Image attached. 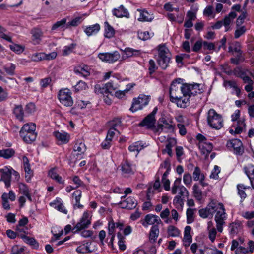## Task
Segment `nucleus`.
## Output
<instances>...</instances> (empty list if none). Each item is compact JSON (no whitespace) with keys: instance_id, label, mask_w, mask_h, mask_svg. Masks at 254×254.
I'll return each instance as SVG.
<instances>
[{"instance_id":"nucleus-1","label":"nucleus","mask_w":254,"mask_h":254,"mask_svg":"<svg viewBox=\"0 0 254 254\" xmlns=\"http://www.w3.org/2000/svg\"><path fill=\"white\" fill-rule=\"evenodd\" d=\"M181 79L174 80L170 87V101L176 102L178 107L185 108L189 105L191 95L201 93L199 84H182Z\"/></svg>"},{"instance_id":"nucleus-2","label":"nucleus","mask_w":254,"mask_h":254,"mask_svg":"<svg viewBox=\"0 0 254 254\" xmlns=\"http://www.w3.org/2000/svg\"><path fill=\"white\" fill-rule=\"evenodd\" d=\"M216 212L215 221L216 223V228L218 232H222L223 226L225 223L224 220L226 218V214L223 204L219 203L215 200H212L206 208L199 210L200 216L203 218H212L213 214Z\"/></svg>"},{"instance_id":"nucleus-3","label":"nucleus","mask_w":254,"mask_h":254,"mask_svg":"<svg viewBox=\"0 0 254 254\" xmlns=\"http://www.w3.org/2000/svg\"><path fill=\"white\" fill-rule=\"evenodd\" d=\"M158 64L162 69H165L168 67L170 63L171 54L168 49L164 45L158 46Z\"/></svg>"},{"instance_id":"nucleus-4","label":"nucleus","mask_w":254,"mask_h":254,"mask_svg":"<svg viewBox=\"0 0 254 254\" xmlns=\"http://www.w3.org/2000/svg\"><path fill=\"white\" fill-rule=\"evenodd\" d=\"M207 121L210 127L215 129H220L223 126L222 115L217 113L213 109H210L208 111Z\"/></svg>"},{"instance_id":"nucleus-5","label":"nucleus","mask_w":254,"mask_h":254,"mask_svg":"<svg viewBox=\"0 0 254 254\" xmlns=\"http://www.w3.org/2000/svg\"><path fill=\"white\" fill-rule=\"evenodd\" d=\"M175 125L173 124V121L171 120H167L165 118H161L158 121L156 127L154 128V132H161L164 129L167 131H173Z\"/></svg>"},{"instance_id":"nucleus-6","label":"nucleus","mask_w":254,"mask_h":254,"mask_svg":"<svg viewBox=\"0 0 254 254\" xmlns=\"http://www.w3.org/2000/svg\"><path fill=\"white\" fill-rule=\"evenodd\" d=\"M71 95L70 91L66 88L60 90L58 97L62 104L66 107H71L73 104Z\"/></svg>"},{"instance_id":"nucleus-7","label":"nucleus","mask_w":254,"mask_h":254,"mask_svg":"<svg viewBox=\"0 0 254 254\" xmlns=\"http://www.w3.org/2000/svg\"><path fill=\"white\" fill-rule=\"evenodd\" d=\"M157 111V108L155 107L153 111L148 115L144 119L139 123L140 126H145L147 128H153L154 130L155 124L156 120L155 119V115Z\"/></svg>"},{"instance_id":"nucleus-8","label":"nucleus","mask_w":254,"mask_h":254,"mask_svg":"<svg viewBox=\"0 0 254 254\" xmlns=\"http://www.w3.org/2000/svg\"><path fill=\"white\" fill-rule=\"evenodd\" d=\"M99 58L103 62L113 63L121 57L120 54L118 51H114L112 53H100L98 54Z\"/></svg>"},{"instance_id":"nucleus-9","label":"nucleus","mask_w":254,"mask_h":254,"mask_svg":"<svg viewBox=\"0 0 254 254\" xmlns=\"http://www.w3.org/2000/svg\"><path fill=\"white\" fill-rule=\"evenodd\" d=\"M89 214L85 212L80 221L73 228L72 231L73 233H76L82 229L88 228L91 224L90 220L88 219Z\"/></svg>"},{"instance_id":"nucleus-10","label":"nucleus","mask_w":254,"mask_h":254,"mask_svg":"<svg viewBox=\"0 0 254 254\" xmlns=\"http://www.w3.org/2000/svg\"><path fill=\"white\" fill-rule=\"evenodd\" d=\"M181 182V178H178L175 181L173 186L172 188V193L175 194L177 193L178 190V195L182 196L184 195L185 193L188 194V190L186 188L182 185H180Z\"/></svg>"},{"instance_id":"nucleus-11","label":"nucleus","mask_w":254,"mask_h":254,"mask_svg":"<svg viewBox=\"0 0 254 254\" xmlns=\"http://www.w3.org/2000/svg\"><path fill=\"white\" fill-rule=\"evenodd\" d=\"M227 146L228 148H233L235 153L237 155L242 154L243 153L242 143L239 139L229 140L227 143Z\"/></svg>"},{"instance_id":"nucleus-12","label":"nucleus","mask_w":254,"mask_h":254,"mask_svg":"<svg viewBox=\"0 0 254 254\" xmlns=\"http://www.w3.org/2000/svg\"><path fill=\"white\" fill-rule=\"evenodd\" d=\"M137 204L136 200L131 197L127 198L126 200L122 201L118 203V205L123 209H133Z\"/></svg>"},{"instance_id":"nucleus-13","label":"nucleus","mask_w":254,"mask_h":254,"mask_svg":"<svg viewBox=\"0 0 254 254\" xmlns=\"http://www.w3.org/2000/svg\"><path fill=\"white\" fill-rule=\"evenodd\" d=\"M199 148L201 154H203L206 159L213 149V145L211 143L201 142L199 144Z\"/></svg>"},{"instance_id":"nucleus-14","label":"nucleus","mask_w":254,"mask_h":254,"mask_svg":"<svg viewBox=\"0 0 254 254\" xmlns=\"http://www.w3.org/2000/svg\"><path fill=\"white\" fill-rule=\"evenodd\" d=\"M191 228L190 226H187L185 228L184 236L183 238L184 245L187 247L190 246L192 241V236L190 234Z\"/></svg>"},{"instance_id":"nucleus-15","label":"nucleus","mask_w":254,"mask_h":254,"mask_svg":"<svg viewBox=\"0 0 254 254\" xmlns=\"http://www.w3.org/2000/svg\"><path fill=\"white\" fill-rule=\"evenodd\" d=\"M31 34L32 35V40L34 44H39L43 36V32L39 28H34L31 30Z\"/></svg>"},{"instance_id":"nucleus-16","label":"nucleus","mask_w":254,"mask_h":254,"mask_svg":"<svg viewBox=\"0 0 254 254\" xmlns=\"http://www.w3.org/2000/svg\"><path fill=\"white\" fill-rule=\"evenodd\" d=\"M145 222L142 224L147 227L148 225H154L155 223L159 224L161 222L160 219L157 215L151 214H147L145 217Z\"/></svg>"},{"instance_id":"nucleus-17","label":"nucleus","mask_w":254,"mask_h":254,"mask_svg":"<svg viewBox=\"0 0 254 254\" xmlns=\"http://www.w3.org/2000/svg\"><path fill=\"white\" fill-rule=\"evenodd\" d=\"M36 125L34 123H29L24 124L20 131V135L32 132H35Z\"/></svg>"},{"instance_id":"nucleus-18","label":"nucleus","mask_w":254,"mask_h":254,"mask_svg":"<svg viewBox=\"0 0 254 254\" xmlns=\"http://www.w3.org/2000/svg\"><path fill=\"white\" fill-rule=\"evenodd\" d=\"M113 14L117 17L121 18L123 17H129V14L127 9L124 8L123 5H121L118 8H115L113 10Z\"/></svg>"},{"instance_id":"nucleus-19","label":"nucleus","mask_w":254,"mask_h":254,"mask_svg":"<svg viewBox=\"0 0 254 254\" xmlns=\"http://www.w3.org/2000/svg\"><path fill=\"white\" fill-rule=\"evenodd\" d=\"M23 166L25 172V178L27 181H29L31 179L32 176V171L30 169V166L29 163V160L28 158L24 156L23 157Z\"/></svg>"},{"instance_id":"nucleus-20","label":"nucleus","mask_w":254,"mask_h":254,"mask_svg":"<svg viewBox=\"0 0 254 254\" xmlns=\"http://www.w3.org/2000/svg\"><path fill=\"white\" fill-rule=\"evenodd\" d=\"M100 30V26L99 24H95L86 27L84 29V32L88 36H90L97 34Z\"/></svg>"},{"instance_id":"nucleus-21","label":"nucleus","mask_w":254,"mask_h":254,"mask_svg":"<svg viewBox=\"0 0 254 254\" xmlns=\"http://www.w3.org/2000/svg\"><path fill=\"white\" fill-rule=\"evenodd\" d=\"M237 17V14L235 12H231L228 16H225L224 18L223 23V25L225 26L226 31H227L229 29V25L232 22L233 20Z\"/></svg>"},{"instance_id":"nucleus-22","label":"nucleus","mask_w":254,"mask_h":254,"mask_svg":"<svg viewBox=\"0 0 254 254\" xmlns=\"http://www.w3.org/2000/svg\"><path fill=\"white\" fill-rule=\"evenodd\" d=\"M121 170L124 174L131 175L134 173V169L132 165L127 160L122 164Z\"/></svg>"},{"instance_id":"nucleus-23","label":"nucleus","mask_w":254,"mask_h":254,"mask_svg":"<svg viewBox=\"0 0 254 254\" xmlns=\"http://www.w3.org/2000/svg\"><path fill=\"white\" fill-rule=\"evenodd\" d=\"M140 12V17L138 20L140 21H151L154 17L152 14L149 13L145 10L137 9Z\"/></svg>"},{"instance_id":"nucleus-24","label":"nucleus","mask_w":254,"mask_h":254,"mask_svg":"<svg viewBox=\"0 0 254 254\" xmlns=\"http://www.w3.org/2000/svg\"><path fill=\"white\" fill-rule=\"evenodd\" d=\"M13 113L17 119L19 120L20 121L23 120L24 111L22 105H15L13 109Z\"/></svg>"},{"instance_id":"nucleus-25","label":"nucleus","mask_w":254,"mask_h":254,"mask_svg":"<svg viewBox=\"0 0 254 254\" xmlns=\"http://www.w3.org/2000/svg\"><path fill=\"white\" fill-rule=\"evenodd\" d=\"M159 228L157 225H154L151 227L149 233V241L151 243H153L156 241L159 235Z\"/></svg>"},{"instance_id":"nucleus-26","label":"nucleus","mask_w":254,"mask_h":254,"mask_svg":"<svg viewBox=\"0 0 254 254\" xmlns=\"http://www.w3.org/2000/svg\"><path fill=\"white\" fill-rule=\"evenodd\" d=\"M21 238L25 243L31 246L34 249H37L38 248L39 244L34 238L28 237L25 235H21Z\"/></svg>"},{"instance_id":"nucleus-27","label":"nucleus","mask_w":254,"mask_h":254,"mask_svg":"<svg viewBox=\"0 0 254 254\" xmlns=\"http://www.w3.org/2000/svg\"><path fill=\"white\" fill-rule=\"evenodd\" d=\"M54 135L57 139L63 144L66 143L69 141V136L67 133L56 131L54 132Z\"/></svg>"},{"instance_id":"nucleus-28","label":"nucleus","mask_w":254,"mask_h":254,"mask_svg":"<svg viewBox=\"0 0 254 254\" xmlns=\"http://www.w3.org/2000/svg\"><path fill=\"white\" fill-rule=\"evenodd\" d=\"M23 141L27 143H31L35 140L37 137L36 132L28 133L20 135Z\"/></svg>"},{"instance_id":"nucleus-29","label":"nucleus","mask_w":254,"mask_h":254,"mask_svg":"<svg viewBox=\"0 0 254 254\" xmlns=\"http://www.w3.org/2000/svg\"><path fill=\"white\" fill-rule=\"evenodd\" d=\"M12 170L9 169L8 171L5 172L3 174H1V178L0 180L4 182L6 188L10 186L11 176L12 175Z\"/></svg>"},{"instance_id":"nucleus-30","label":"nucleus","mask_w":254,"mask_h":254,"mask_svg":"<svg viewBox=\"0 0 254 254\" xmlns=\"http://www.w3.org/2000/svg\"><path fill=\"white\" fill-rule=\"evenodd\" d=\"M124 53L126 56H122V59L123 60L128 57L138 55L140 53V51L137 50H134L130 48H126L124 50Z\"/></svg>"},{"instance_id":"nucleus-31","label":"nucleus","mask_w":254,"mask_h":254,"mask_svg":"<svg viewBox=\"0 0 254 254\" xmlns=\"http://www.w3.org/2000/svg\"><path fill=\"white\" fill-rule=\"evenodd\" d=\"M193 177L194 181L200 180V183H202V181L205 179L204 174L201 173V170L198 167H195L193 172Z\"/></svg>"},{"instance_id":"nucleus-32","label":"nucleus","mask_w":254,"mask_h":254,"mask_svg":"<svg viewBox=\"0 0 254 254\" xmlns=\"http://www.w3.org/2000/svg\"><path fill=\"white\" fill-rule=\"evenodd\" d=\"M74 71L77 74L82 75L84 77H87L90 75V72L88 71V68L86 65L83 67H76L74 69Z\"/></svg>"},{"instance_id":"nucleus-33","label":"nucleus","mask_w":254,"mask_h":254,"mask_svg":"<svg viewBox=\"0 0 254 254\" xmlns=\"http://www.w3.org/2000/svg\"><path fill=\"white\" fill-rule=\"evenodd\" d=\"M241 228V223L240 222H233L230 224V232L231 235L237 234Z\"/></svg>"},{"instance_id":"nucleus-34","label":"nucleus","mask_w":254,"mask_h":254,"mask_svg":"<svg viewBox=\"0 0 254 254\" xmlns=\"http://www.w3.org/2000/svg\"><path fill=\"white\" fill-rule=\"evenodd\" d=\"M238 193L241 199V202L243 201L247 197V194L244 191V190L248 189L250 187H247L243 184H238L237 186Z\"/></svg>"},{"instance_id":"nucleus-35","label":"nucleus","mask_w":254,"mask_h":254,"mask_svg":"<svg viewBox=\"0 0 254 254\" xmlns=\"http://www.w3.org/2000/svg\"><path fill=\"white\" fill-rule=\"evenodd\" d=\"M105 36L108 38L113 37L115 34V30L114 28L111 26H110L107 22H105Z\"/></svg>"},{"instance_id":"nucleus-36","label":"nucleus","mask_w":254,"mask_h":254,"mask_svg":"<svg viewBox=\"0 0 254 254\" xmlns=\"http://www.w3.org/2000/svg\"><path fill=\"white\" fill-rule=\"evenodd\" d=\"M49 176L59 183H62V178L57 174L56 168L51 169L48 173Z\"/></svg>"},{"instance_id":"nucleus-37","label":"nucleus","mask_w":254,"mask_h":254,"mask_svg":"<svg viewBox=\"0 0 254 254\" xmlns=\"http://www.w3.org/2000/svg\"><path fill=\"white\" fill-rule=\"evenodd\" d=\"M86 146L85 144L82 142L78 144L76 143L74 145V152H77V153L75 155H82L86 150Z\"/></svg>"},{"instance_id":"nucleus-38","label":"nucleus","mask_w":254,"mask_h":254,"mask_svg":"<svg viewBox=\"0 0 254 254\" xmlns=\"http://www.w3.org/2000/svg\"><path fill=\"white\" fill-rule=\"evenodd\" d=\"M193 193L195 198L198 200H201L202 198V193L198 185L194 184L193 186Z\"/></svg>"},{"instance_id":"nucleus-39","label":"nucleus","mask_w":254,"mask_h":254,"mask_svg":"<svg viewBox=\"0 0 254 254\" xmlns=\"http://www.w3.org/2000/svg\"><path fill=\"white\" fill-rule=\"evenodd\" d=\"M15 151L12 149H6L0 150V157L8 159L14 155Z\"/></svg>"},{"instance_id":"nucleus-40","label":"nucleus","mask_w":254,"mask_h":254,"mask_svg":"<svg viewBox=\"0 0 254 254\" xmlns=\"http://www.w3.org/2000/svg\"><path fill=\"white\" fill-rule=\"evenodd\" d=\"M194 210H196V209H191L188 208L187 210L186 214H187V223L190 224L193 222L194 220Z\"/></svg>"},{"instance_id":"nucleus-41","label":"nucleus","mask_w":254,"mask_h":254,"mask_svg":"<svg viewBox=\"0 0 254 254\" xmlns=\"http://www.w3.org/2000/svg\"><path fill=\"white\" fill-rule=\"evenodd\" d=\"M117 237L119 239L118 245L119 248L121 250L124 251L126 248L124 241L125 237L120 232L118 233Z\"/></svg>"},{"instance_id":"nucleus-42","label":"nucleus","mask_w":254,"mask_h":254,"mask_svg":"<svg viewBox=\"0 0 254 254\" xmlns=\"http://www.w3.org/2000/svg\"><path fill=\"white\" fill-rule=\"evenodd\" d=\"M65 27L66 28V19L64 18L60 21L56 22L51 28L52 30H55L58 28H64Z\"/></svg>"},{"instance_id":"nucleus-43","label":"nucleus","mask_w":254,"mask_h":254,"mask_svg":"<svg viewBox=\"0 0 254 254\" xmlns=\"http://www.w3.org/2000/svg\"><path fill=\"white\" fill-rule=\"evenodd\" d=\"M168 235L171 237H176L179 235V230L174 226L170 225L167 229Z\"/></svg>"},{"instance_id":"nucleus-44","label":"nucleus","mask_w":254,"mask_h":254,"mask_svg":"<svg viewBox=\"0 0 254 254\" xmlns=\"http://www.w3.org/2000/svg\"><path fill=\"white\" fill-rule=\"evenodd\" d=\"M246 30L247 29L245 26L237 27L234 33V37L236 39L239 38L246 32Z\"/></svg>"},{"instance_id":"nucleus-45","label":"nucleus","mask_w":254,"mask_h":254,"mask_svg":"<svg viewBox=\"0 0 254 254\" xmlns=\"http://www.w3.org/2000/svg\"><path fill=\"white\" fill-rule=\"evenodd\" d=\"M133 87V85H127V88L123 91H117L115 92V96L118 98H122L126 93H127L131 88Z\"/></svg>"},{"instance_id":"nucleus-46","label":"nucleus","mask_w":254,"mask_h":254,"mask_svg":"<svg viewBox=\"0 0 254 254\" xmlns=\"http://www.w3.org/2000/svg\"><path fill=\"white\" fill-rule=\"evenodd\" d=\"M228 49L229 52H235V53H237L242 52L241 49L240 44L238 42H236L233 46H230Z\"/></svg>"},{"instance_id":"nucleus-47","label":"nucleus","mask_w":254,"mask_h":254,"mask_svg":"<svg viewBox=\"0 0 254 254\" xmlns=\"http://www.w3.org/2000/svg\"><path fill=\"white\" fill-rule=\"evenodd\" d=\"M81 194H82L81 190H77L76 191H75L72 194L73 196H75V198L76 202V205H77V207L78 208H82L83 207V206L82 205L80 204V203H79L80 198L81 197Z\"/></svg>"},{"instance_id":"nucleus-48","label":"nucleus","mask_w":254,"mask_h":254,"mask_svg":"<svg viewBox=\"0 0 254 254\" xmlns=\"http://www.w3.org/2000/svg\"><path fill=\"white\" fill-rule=\"evenodd\" d=\"M105 85L103 86H101L99 84H96L94 86V92L97 94H107V90H106Z\"/></svg>"},{"instance_id":"nucleus-49","label":"nucleus","mask_w":254,"mask_h":254,"mask_svg":"<svg viewBox=\"0 0 254 254\" xmlns=\"http://www.w3.org/2000/svg\"><path fill=\"white\" fill-rule=\"evenodd\" d=\"M149 97L146 95H142L141 96H139L138 99V103L139 104H140L142 107L146 106L148 104L149 102Z\"/></svg>"},{"instance_id":"nucleus-50","label":"nucleus","mask_w":254,"mask_h":254,"mask_svg":"<svg viewBox=\"0 0 254 254\" xmlns=\"http://www.w3.org/2000/svg\"><path fill=\"white\" fill-rule=\"evenodd\" d=\"M142 148V146L140 145L137 142L130 145L128 147V149L130 152H136L137 153H138Z\"/></svg>"},{"instance_id":"nucleus-51","label":"nucleus","mask_w":254,"mask_h":254,"mask_svg":"<svg viewBox=\"0 0 254 254\" xmlns=\"http://www.w3.org/2000/svg\"><path fill=\"white\" fill-rule=\"evenodd\" d=\"M44 53H36L31 55V60L34 62H38L45 59Z\"/></svg>"},{"instance_id":"nucleus-52","label":"nucleus","mask_w":254,"mask_h":254,"mask_svg":"<svg viewBox=\"0 0 254 254\" xmlns=\"http://www.w3.org/2000/svg\"><path fill=\"white\" fill-rule=\"evenodd\" d=\"M1 198L2 206L3 208L5 209H9L10 206L8 201V194L4 193L1 196Z\"/></svg>"},{"instance_id":"nucleus-53","label":"nucleus","mask_w":254,"mask_h":254,"mask_svg":"<svg viewBox=\"0 0 254 254\" xmlns=\"http://www.w3.org/2000/svg\"><path fill=\"white\" fill-rule=\"evenodd\" d=\"M81 17H78L74 18L70 22H68L66 23V28L71 26H76L78 25L81 22Z\"/></svg>"},{"instance_id":"nucleus-54","label":"nucleus","mask_w":254,"mask_h":254,"mask_svg":"<svg viewBox=\"0 0 254 254\" xmlns=\"http://www.w3.org/2000/svg\"><path fill=\"white\" fill-rule=\"evenodd\" d=\"M18 186L20 193L25 195L29 192V189L25 184L20 183L19 184Z\"/></svg>"},{"instance_id":"nucleus-55","label":"nucleus","mask_w":254,"mask_h":254,"mask_svg":"<svg viewBox=\"0 0 254 254\" xmlns=\"http://www.w3.org/2000/svg\"><path fill=\"white\" fill-rule=\"evenodd\" d=\"M75 46L76 44L72 43L69 46H65L63 50V55H67L71 53L75 48Z\"/></svg>"},{"instance_id":"nucleus-56","label":"nucleus","mask_w":254,"mask_h":254,"mask_svg":"<svg viewBox=\"0 0 254 254\" xmlns=\"http://www.w3.org/2000/svg\"><path fill=\"white\" fill-rule=\"evenodd\" d=\"M157 69L156 64L154 60H150L149 61V66H148V70L149 72V74L151 75L153 73L156 69Z\"/></svg>"},{"instance_id":"nucleus-57","label":"nucleus","mask_w":254,"mask_h":254,"mask_svg":"<svg viewBox=\"0 0 254 254\" xmlns=\"http://www.w3.org/2000/svg\"><path fill=\"white\" fill-rule=\"evenodd\" d=\"M203 47L204 50H212L215 49V45L213 43L203 41Z\"/></svg>"},{"instance_id":"nucleus-58","label":"nucleus","mask_w":254,"mask_h":254,"mask_svg":"<svg viewBox=\"0 0 254 254\" xmlns=\"http://www.w3.org/2000/svg\"><path fill=\"white\" fill-rule=\"evenodd\" d=\"M220 171L219 170V168L218 166L215 165L214 167L213 170H212L211 174L210 176V177L212 179H218V174L220 173Z\"/></svg>"},{"instance_id":"nucleus-59","label":"nucleus","mask_w":254,"mask_h":254,"mask_svg":"<svg viewBox=\"0 0 254 254\" xmlns=\"http://www.w3.org/2000/svg\"><path fill=\"white\" fill-rule=\"evenodd\" d=\"M76 251L78 253L81 254H84L91 252V251L89 250V247L87 245H84L78 247L76 249Z\"/></svg>"},{"instance_id":"nucleus-60","label":"nucleus","mask_w":254,"mask_h":254,"mask_svg":"<svg viewBox=\"0 0 254 254\" xmlns=\"http://www.w3.org/2000/svg\"><path fill=\"white\" fill-rule=\"evenodd\" d=\"M183 182L186 186L190 185L192 182V176L190 174H185L183 177Z\"/></svg>"},{"instance_id":"nucleus-61","label":"nucleus","mask_w":254,"mask_h":254,"mask_svg":"<svg viewBox=\"0 0 254 254\" xmlns=\"http://www.w3.org/2000/svg\"><path fill=\"white\" fill-rule=\"evenodd\" d=\"M209 231L208 237L212 242H214L217 234V231L215 228L213 227Z\"/></svg>"},{"instance_id":"nucleus-62","label":"nucleus","mask_w":254,"mask_h":254,"mask_svg":"<svg viewBox=\"0 0 254 254\" xmlns=\"http://www.w3.org/2000/svg\"><path fill=\"white\" fill-rule=\"evenodd\" d=\"M138 103H138V100L137 99L134 100V101L133 102L130 110L132 112H135L138 110L141 109L143 107L140 104H139Z\"/></svg>"},{"instance_id":"nucleus-63","label":"nucleus","mask_w":254,"mask_h":254,"mask_svg":"<svg viewBox=\"0 0 254 254\" xmlns=\"http://www.w3.org/2000/svg\"><path fill=\"white\" fill-rule=\"evenodd\" d=\"M88 87L87 84L82 81H80L75 86V90L79 91L85 90Z\"/></svg>"},{"instance_id":"nucleus-64","label":"nucleus","mask_w":254,"mask_h":254,"mask_svg":"<svg viewBox=\"0 0 254 254\" xmlns=\"http://www.w3.org/2000/svg\"><path fill=\"white\" fill-rule=\"evenodd\" d=\"M203 47V42L201 40H198L195 42L193 47H192V50L194 52H197L200 51L201 48Z\"/></svg>"}]
</instances>
